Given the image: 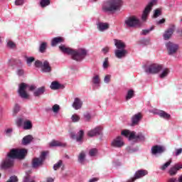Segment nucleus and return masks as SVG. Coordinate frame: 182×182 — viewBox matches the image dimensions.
Listing matches in <instances>:
<instances>
[{
	"mask_svg": "<svg viewBox=\"0 0 182 182\" xmlns=\"http://www.w3.org/2000/svg\"><path fill=\"white\" fill-rule=\"evenodd\" d=\"M28 154V150L25 149H11L7 154V157L2 161L1 164V168H11L15 164V159H25V156Z\"/></svg>",
	"mask_w": 182,
	"mask_h": 182,
	"instance_id": "1",
	"label": "nucleus"
},
{
	"mask_svg": "<svg viewBox=\"0 0 182 182\" xmlns=\"http://www.w3.org/2000/svg\"><path fill=\"white\" fill-rule=\"evenodd\" d=\"M29 87V90L31 92L33 91L34 97H41L43 95H45V92H46V87L45 86L40 87L36 89V86L35 85H28V84L22 82L19 85L18 87V95L21 99H28L29 97V95L26 92V89Z\"/></svg>",
	"mask_w": 182,
	"mask_h": 182,
	"instance_id": "2",
	"label": "nucleus"
},
{
	"mask_svg": "<svg viewBox=\"0 0 182 182\" xmlns=\"http://www.w3.org/2000/svg\"><path fill=\"white\" fill-rule=\"evenodd\" d=\"M60 50L63 53H66L67 55H70L73 60L76 62H82L86 55H87V51L85 48H79L78 50H73L70 48L66 47L65 45H61L59 46Z\"/></svg>",
	"mask_w": 182,
	"mask_h": 182,
	"instance_id": "3",
	"label": "nucleus"
},
{
	"mask_svg": "<svg viewBox=\"0 0 182 182\" xmlns=\"http://www.w3.org/2000/svg\"><path fill=\"white\" fill-rule=\"evenodd\" d=\"M122 4V0H107L102 5V12L105 14H115L117 11H120Z\"/></svg>",
	"mask_w": 182,
	"mask_h": 182,
	"instance_id": "4",
	"label": "nucleus"
},
{
	"mask_svg": "<svg viewBox=\"0 0 182 182\" xmlns=\"http://www.w3.org/2000/svg\"><path fill=\"white\" fill-rule=\"evenodd\" d=\"M121 134L122 136H124L125 137H127L129 141H133L134 143L146 141V136L141 132L136 134V132H130L129 130H124L122 132Z\"/></svg>",
	"mask_w": 182,
	"mask_h": 182,
	"instance_id": "5",
	"label": "nucleus"
},
{
	"mask_svg": "<svg viewBox=\"0 0 182 182\" xmlns=\"http://www.w3.org/2000/svg\"><path fill=\"white\" fill-rule=\"evenodd\" d=\"M162 69L163 65L153 63L145 68V72L148 75H157V73H160V72H161Z\"/></svg>",
	"mask_w": 182,
	"mask_h": 182,
	"instance_id": "6",
	"label": "nucleus"
},
{
	"mask_svg": "<svg viewBox=\"0 0 182 182\" xmlns=\"http://www.w3.org/2000/svg\"><path fill=\"white\" fill-rule=\"evenodd\" d=\"M155 5H157V0H151L148 3L141 16L142 21H147V16H149V14H150L151 9Z\"/></svg>",
	"mask_w": 182,
	"mask_h": 182,
	"instance_id": "7",
	"label": "nucleus"
},
{
	"mask_svg": "<svg viewBox=\"0 0 182 182\" xmlns=\"http://www.w3.org/2000/svg\"><path fill=\"white\" fill-rule=\"evenodd\" d=\"M124 23L128 28H136L140 26V20L136 16H132L125 19Z\"/></svg>",
	"mask_w": 182,
	"mask_h": 182,
	"instance_id": "8",
	"label": "nucleus"
},
{
	"mask_svg": "<svg viewBox=\"0 0 182 182\" xmlns=\"http://www.w3.org/2000/svg\"><path fill=\"white\" fill-rule=\"evenodd\" d=\"M46 156H48V152L44 151L41 153L40 157L34 158L32 161L33 168H38V167L42 166V164H43V161H45V159H46Z\"/></svg>",
	"mask_w": 182,
	"mask_h": 182,
	"instance_id": "9",
	"label": "nucleus"
},
{
	"mask_svg": "<svg viewBox=\"0 0 182 182\" xmlns=\"http://www.w3.org/2000/svg\"><path fill=\"white\" fill-rule=\"evenodd\" d=\"M165 46L168 50V55L170 56L177 53V51L178 50V46L171 41L166 43Z\"/></svg>",
	"mask_w": 182,
	"mask_h": 182,
	"instance_id": "10",
	"label": "nucleus"
},
{
	"mask_svg": "<svg viewBox=\"0 0 182 182\" xmlns=\"http://www.w3.org/2000/svg\"><path fill=\"white\" fill-rule=\"evenodd\" d=\"M164 151H166V146H164L155 145L151 148V154H152V156L163 154Z\"/></svg>",
	"mask_w": 182,
	"mask_h": 182,
	"instance_id": "11",
	"label": "nucleus"
},
{
	"mask_svg": "<svg viewBox=\"0 0 182 182\" xmlns=\"http://www.w3.org/2000/svg\"><path fill=\"white\" fill-rule=\"evenodd\" d=\"M143 119V114L141 112L134 114L131 118V126H139L140 122Z\"/></svg>",
	"mask_w": 182,
	"mask_h": 182,
	"instance_id": "12",
	"label": "nucleus"
},
{
	"mask_svg": "<svg viewBox=\"0 0 182 182\" xmlns=\"http://www.w3.org/2000/svg\"><path fill=\"white\" fill-rule=\"evenodd\" d=\"M151 113H154V114H158L159 117H161V119H164V120H170V119L171 118V115H170V114L163 110L154 109L151 111Z\"/></svg>",
	"mask_w": 182,
	"mask_h": 182,
	"instance_id": "13",
	"label": "nucleus"
},
{
	"mask_svg": "<svg viewBox=\"0 0 182 182\" xmlns=\"http://www.w3.org/2000/svg\"><path fill=\"white\" fill-rule=\"evenodd\" d=\"M111 146L117 149L123 147V146H124V142L123 141L122 136H117V138L114 139L111 142Z\"/></svg>",
	"mask_w": 182,
	"mask_h": 182,
	"instance_id": "14",
	"label": "nucleus"
},
{
	"mask_svg": "<svg viewBox=\"0 0 182 182\" xmlns=\"http://www.w3.org/2000/svg\"><path fill=\"white\" fill-rule=\"evenodd\" d=\"M181 168H182V164H175L173 166H172L169 168L168 173L171 176H176V174H177V173H178V171L181 170Z\"/></svg>",
	"mask_w": 182,
	"mask_h": 182,
	"instance_id": "15",
	"label": "nucleus"
},
{
	"mask_svg": "<svg viewBox=\"0 0 182 182\" xmlns=\"http://www.w3.org/2000/svg\"><path fill=\"white\" fill-rule=\"evenodd\" d=\"M92 83L94 90H96V89H99L100 86V76H99V75H95L92 77Z\"/></svg>",
	"mask_w": 182,
	"mask_h": 182,
	"instance_id": "16",
	"label": "nucleus"
},
{
	"mask_svg": "<svg viewBox=\"0 0 182 182\" xmlns=\"http://www.w3.org/2000/svg\"><path fill=\"white\" fill-rule=\"evenodd\" d=\"M115 58L117 59H123V58H126V55H127V50L126 49H116L114 50Z\"/></svg>",
	"mask_w": 182,
	"mask_h": 182,
	"instance_id": "17",
	"label": "nucleus"
},
{
	"mask_svg": "<svg viewBox=\"0 0 182 182\" xmlns=\"http://www.w3.org/2000/svg\"><path fill=\"white\" fill-rule=\"evenodd\" d=\"M110 28V25L108 23L98 22L97 23V28L100 32H105Z\"/></svg>",
	"mask_w": 182,
	"mask_h": 182,
	"instance_id": "18",
	"label": "nucleus"
},
{
	"mask_svg": "<svg viewBox=\"0 0 182 182\" xmlns=\"http://www.w3.org/2000/svg\"><path fill=\"white\" fill-rule=\"evenodd\" d=\"M102 133V127H97L93 129H91L87 132V136L89 137H95V136H100V134Z\"/></svg>",
	"mask_w": 182,
	"mask_h": 182,
	"instance_id": "19",
	"label": "nucleus"
},
{
	"mask_svg": "<svg viewBox=\"0 0 182 182\" xmlns=\"http://www.w3.org/2000/svg\"><path fill=\"white\" fill-rule=\"evenodd\" d=\"M73 109H75V110H79L80 109H82V106H83V102H82V100H80V98L79 97H75L74 99V102L72 105Z\"/></svg>",
	"mask_w": 182,
	"mask_h": 182,
	"instance_id": "20",
	"label": "nucleus"
},
{
	"mask_svg": "<svg viewBox=\"0 0 182 182\" xmlns=\"http://www.w3.org/2000/svg\"><path fill=\"white\" fill-rule=\"evenodd\" d=\"M148 174L149 171H147V170H138L135 172L134 178H135V180H139V178H142V177H144V176H147Z\"/></svg>",
	"mask_w": 182,
	"mask_h": 182,
	"instance_id": "21",
	"label": "nucleus"
},
{
	"mask_svg": "<svg viewBox=\"0 0 182 182\" xmlns=\"http://www.w3.org/2000/svg\"><path fill=\"white\" fill-rule=\"evenodd\" d=\"M31 173H32L31 171L26 172V175L23 178V182H36V181H35L36 176H31Z\"/></svg>",
	"mask_w": 182,
	"mask_h": 182,
	"instance_id": "22",
	"label": "nucleus"
},
{
	"mask_svg": "<svg viewBox=\"0 0 182 182\" xmlns=\"http://www.w3.org/2000/svg\"><path fill=\"white\" fill-rule=\"evenodd\" d=\"M51 70L52 68L49 65V62H48V60H45L43 63V65L41 67V72H43V73H50Z\"/></svg>",
	"mask_w": 182,
	"mask_h": 182,
	"instance_id": "23",
	"label": "nucleus"
},
{
	"mask_svg": "<svg viewBox=\"0 0 182 182\" xmlns=\"http://www.w3.org/2000/svg\"><path fill=\"white\" fill-rule=\"evenodd\" d=\"M114 43L117 49H126V43L122 40L114 39Z\"/></svg>",
	"mask_w": 182,
	"mask_h": 182,
	"instance_id": "24",
	"label": "nucleus"
},
{
	"mask_svg": "<svg viewBox=\"0 0 182 182\" xmlns=\"http://www.w3.org/2000/svg\"><path fill=\"white\" fill-rule=\"evenodd\" d=\"M32 140H33V136H32V135H26L23 138L21 144H23V146H28V144L32 143Z\"/></svg>",
	"mask_w": 182,
	"mask_h": 182,
	"instance_id": "25",
	"label": "nucleus"
},
{
	"mask_svg": "<svg viewBox=\"0 0 182 182\" xmlns=\"http://www.w3.org/2000/svg\"><path fill=\"white\" fill-rule=\"evenodd\" d=\"M174 33V27H171L165 31L164 34V39L165 41H168L171 38V36Z\"/></svg>",
	"mask_w": 182,
	"mask_h": 182,
	"instance_id": "26",
	"label": "nucleus"
},
{
	"mask_svg": "<svg viewBox=\"0 0 182 182\" xmlns=\"http://www.w3.org/2000/svg\"><path fill=\"white\" fill-rule=\"evenodd\" d=\"M85 134V132L83 130H80L77 135L75 134H71L72 139H75L78 143H80L82 141V139H83V136Z\"/></svg>",
	"mask_w": 182,
	"mask_h": 182,
	"instance_id": "27",
	"label": "nucleus"
},
{
	"mask_svg": "<svg viewBox=\"0 0 182 182\" xmlns=\"http://www.w3.org/2000/svg\"><path fill=\"white\" fill-rule=\"evenodd\" d=\"M161 73H159V77L161 79H165V77H167L168 76V75H170V69L167 68H164L163 67L162 70H161Z\"/></svg>",
	"mask_w": 182,
	"mask_h": 182,
	"instance_id": "28",
	"label": "nucleus"
},
{
	"mask_svg": "<svg viewBox=\"0 0 182 182\" xmlns=\"http://www.w3.org/2000/svg\"><path fill=\"white\" fill-rule=\"evenodd\" d=\"M9 63L10 65V66H22V60L17 58H11L9 60Z\"/></svg>",
	"mask_w": 182,
	"mask_h": 182,
	"instance_id": "29",
	"label": "nucleus"
},
{
	"mask_svg": "<svg viewBox=\"0 0 182 182\" xmlns=\"http://www.w3.org/2000/svg\"><path fill=\"white\" fill-rule=\"evenodd\" d=\"M171 163H173V159H170L168 161H166L165 164L161 165L159 166V169L161 171H166L168 167H170Z\"/></svg>",
	"mask_w": 182,
	"mask_h": 182,
	"instance_id": "30",
	"label": "nucleus"
},
{
	"mask_svg": "<svg viewBox=\"0 0 182 182\" xmlns=\"http://www.w3.org/2000/svg\"><path fill=\"white\" fill-rule=\"evenodd\" d=\"M78 162L80 164H85L86 161V153L84 151H82L78 155Z\"/></svg>",
	"mask_w": 182,
	"mask_h": 182,
	"instance_id": "31",
	"label": "nucleus"
},
{
	"mask_svg": "<svg viewBox=\"0 0 182 182\" xmlns=\"http://www.w3.org/2000/svg\"><path fill=\"white\" fill-rule=\"evenodd\" d=\"M66 146V144H63L59 141H52L50 143V147H65Z\"/></svg>",
	"mask_w": 182,
	"mask_h": 182,
	"instance_id": "32",
	"label": "nucleus"
},
{
	"mask_svg": "<svg viewBox=\"0 0 182 182\" xmlns=\"http://www.w3.org/2000/svg\"><path fill=\"white\" fill-rule=\"evenodd\" d=\"M63 38L62 37H55L51 41V46H56L58 43H62Z\"/></svg>",
	"mask_w": 182,
	"mask_h": 182,
	"instance_id": "33",
	"label": "nucleus"
},
{
	"mask_svg": "<svg viewBox=\"0 0 182 182\" xmlns=\"http://www.w3.org/2000/svg\"><path fill=\"white\" fill-rule=\"evenodd\" d=\"M61 86L62 85H60L59 82L53 81L51 82L50 87L52 89V90H58V89H60Z\"/></svg>",
	"mask_w": 182,
	"mask_h": 182,
	"instance_id": "34",
	"label": "nucleus"
},
{
	"mask_svg": "<svg viewBox=\"0 0 182 182\" xmlns=\"http://www.w3.org/2000/svg\"><path fill=\"white\" fill-rule=\"evenodd\" d=\"M23 129L24 130H31L32 129V122L29 120H26L23 122Z\"/></svg>",
	"mask_w": 182,
	"mask_h": 182,
	"instance_id": "35",
	"label": "nucleus"
},
{
	"mask_svg": "<svg viewBox=\"0 0 182 182\" xmlns=\"http://www.w3.org/2000/svg\"><path fill=\"white\" fill-rule=\"evenodd\" d=\"M134 97V90H129L127 92V95L125 96V100H130V99H133Z\"/></svg>",
	"mask_w": 182,
	"mask_h": 182,
	"instance_id": "36",
	"label": "nucleus"
},
{
	"mask_svg": "<svg viewBox=\"0 0 182 182\" xmlns=\"http://www.w3.org/2000/svg\"><path fill=\"white\" fill-rule=\"evenodd\" d=\"M26 59V64L28 66H32V63L35 62V58L34 57H28V55L24 56Z\"/></svg>",
	"mask_w": 182,
	"mask_h": 182,
	"instance_id": "37",
	"label": "nucleus"
},
{
	"mask_svg": "<svg viewBox=\"0 0 182 182\" xmlns=\"http://www.w3.org/2000/svg\"><path fill=\"white\" fill-rule=\"evenodd\" d=\"M50 5V0H41L40 6L41 8H46V6H49Z\"/></svg>",
	"mask_w": 182,
	"mask_h": 182,
	"instance_id": "38",
	"label": "nucleus"
},
{
	"mask_svg": "<svg viewBox=\"0 0 182 182\" xmlns=\"http://www.w3.org/2000/svg\"><path fill=\"white\" fill-rule=\"evenodd\" d=\"M166 182H182V174L178 177V178L177 179V178H169Z\"/></svg>",
	"mask_w": 182,
	"mask_h": 182,
	"instance_id": "39",
	"label": "nucleus"
},
{
	"mask_svg": "<svg viewBox=\"0 0 182 182\" xmlns=\"http://www.w3.org/2000/svg\"><path fill=\"white\" fill-rule=\"evenodd\" d=\"M62 164H63V161H62V160H59L53 165V170H55V171H56V170H59V168L62 167Z\"/></svg>",
	"mask_w": 182,
	"mask_h": 182,
	"instance_id": "40",
	"label": "nucleus"
},
{
	"mask_svg": "<svg viewBox=\"0 0 182 182\" xmlns=\"http://www.w3.org/2000/svg\"><path fill=\"white\" fill-rule=\"evenodd\" d=\"M71 120L73 123H77L79 120H80V117L77 115V114H74L71 117Z\"/></svg>",
	"mask_w": 182,
	"mask_h": 182,
	"instance_id": "41",
	"label": "nucleus"
},
{
	"mask_svg": "<svg viewBox=\"0 0 182 182\" xmlns=\"http://www.w3.org/2000/svg\"><path fill=\"white\" fill-rule=\"evenodd\" d=\"M60 110V106H59V105L58 104L54 105L52 107V112H53V113H55L56 114L59 113Z\"/></svg>",
	"mask_w": 182,
	"mask_h": 182,
	"instance_id": "42",
	"label": "nucleus"
},
{
	"mask_svg": "<svg viewBox=\"0 0 182 182\" xmlns=\"http://www.w3.org/2000/svg\"><path fill=\"white\" fill-rule=\"evenodd\" d=\"M46 46H48V44L46 43H42L41 45H40V47H39V51L41 53H43V52H45V50H46Z\"/></svg>",
	"mask_w": 182,
	"mask_h": 182,
	"instance_id": "43",
	"label": "nucleus"
},
{
	"mask_svg": "<svg viewBox=\"0 0 182 182\" xmlns=\"http://www.w3.org/2000/svg\"><path fill=\"white\" fill-rule=\"evenodd\" d=\"M127 151L128 153H136V151H139V147L128 146Z\"/></svg>",
	"mask_w": 182,
	"mask_h": 182,
	"instance_id": "44",
	"label": "nucleus"
},
{
	"mask_svg": "<svg viewBox=\"0 0 182 182\" xmlns=\"http://www.w3.org/2000/svg\"><path fill=\"white\" fill-rule=\"evenodd\" d=\"M154 29V26H151V28H149L148 29L142 30L141 34V35H149V33H150V32H151V31H153Z\"/></svg>",
	"mask_w": 182,
	"mask_h": 182,
	"instance_id": "45",
	"label": "nucleus"
},
{
	"mask_svg": "<svg viewBox=\"0 0 182 182\" xmlns=\"http://www.w3.org/2000/svg\"><path fill=\"white\" fill-rule=\"evenodd\" d=\"M21 107L18 105V104H16L14 106V108L13 109V116L15 117L18 113L19 112Z\"/></svg>",
	"mask_w": 182,
	"mask_h": 182,
	"instance_id": "46",
	"label": "nucleus"
},
{
	"mask_svg": "<svg viewBox=\"0 0 182 182\" xmlns=\"http://www.w3.org/2000/svg\"><path fill=\"white\" fill-rule=\"evenodd\" d=\"M7 48H9V49H15L16 47V45L13 41H9L6 44Z\"/></svg>",
	"mask_w": 182,
	"mask_h": 182,
	"instance_id": "47",
	"label": "nucleus"
},
{
	"mask_svg": "<svg viewBox=\"0 0 182 182\" xmlns=\"http://www.w3.org/2000/svg\"><path fill=\"white\" fill-rule=\"evenodd\" d=\"M96 154H97V149L94 148L90 150L89 151V156H90V157H95V156H96Z\"/></svg>",
	"mask_w": 182,
	"mask_h": 182,
	"instance_id": "48",
	"label": "nucleus"
},
{
	"mask_svg": "<svg viewBox=\"0 0 182 182\" xmlns=\"http://www.w3.org/2000/svg\"><path fill=\"white\" fill-rule=\"evenodd\" d=\"M103 69H107L109 68V58H106L102 63Z\"/></svg>",
	"mask_w": 182,
	"mask_h": 182,
	"instance_id": "49",
	"label": "nucleus"
},
{
	"mask_svg": "<svg viewBox=\"0 0 182 182\" xmlns=\"http://www.w3.org/2000/svg\"><path fill=\"white\" fill-rule=\"evenodd\" d=\"M18 176H10V178H9V180L6 182H18Z\"/></svg>",
	"mask_w": 182,
	"mask_h": 182,
	"instance_id": "50",
	"label": "nucleus"
},
{
	"mask_svg": "<svg viewBox=\"0 0 182 182\" xmlns=\"http://www.w3.org/2000/svg\"><path fill=\"white\" fill-rule=\"evenodd\" d=\"M161 15V10L159 9L154 10V18H159Z\"/></svg>",
	"mask_w": 182,
	"mask_h": 182,
	"instance_id": "51",
	"label": "nucleus"
},
{
	"mask_svg": "<svg viewBox=\"0 0 182 182\" xmlns=\"http://www.w3.org/2000/svg\"><path fill=\"white\" fill-rule=\"evenodd\" d=\"M112 79V75H107L104 77V82L105 83H110V80Z\"/></svg>",
	"mask_w": 182,
	"mask_h": 182,
	"instance_id": "52",
	"label": "nucleus"
},
{
	"mask_svg": "<svg viewBox=\"0 0 182 182\" xmlns=\"http://www.w3.org/2000/svg\"><path fill=\"white\" fill-rule=\"evenodd\" d=\"M43 65V63H42V61L39 60H37L35 61L34 63V65L36 67V68H42V66Z\"/></svg>",
	"mask_w": 182,
	"mask_h": 182,
	"instance_id": "53",
	"label": "nucleus"
},
{
	"mask_svg": "<svg viewBox=\"0 0 182 182\" xmlns=\"http://www.w3.org/2000/svg\"><path fill=\"white\" fill-rule=\"evenodd\" d=\"M25 4V0H16L15 1V5L16 6H22Z\"/></svg>",
	"mask_w": 182,
	"mask_h": 182,
	"instance_id": "54",
	"label": "nucleus"
},
{
	"mask_svg": "<svg viewBox=\"0 0 182 182\" xmlns=\"http://www.w3.org/2000/svg\"><path fill=\"white\" fill-rule=\"evenodd\" d=\"M12 132H13L12 128H9V129H6L5 130L6 136H7L8 137H11V136L12 134Z\"/></svg>",
	"mask_w": 182,
	"mask_h": 182,
	"instance_id": "55",
	"label": "nucleus"
},
{
	"mask_svg": "<svg viewBox=\"0 0 182 182\" xmlns=\"http://www.w3.org/2000/svg\"><path fill=\"white\" fill-rule=\"evenodd\" d=\"M181 153H182V148H180V149H175V152L173 154V156L177 157V156H180V154H181Z\"/></svg>",
	"mask_w": 182,
	"mask_h": 182,
	"instance_id": "56",
	"label": "nucleus"
},
{
	"mask_svg": "<svg viewBox=\"0 0 182 182\" xmlns=\"http://www.w3.org/2000/svg\"><path fill=\"white\" fill-rule=\"evenodd\" d=\"M23 123H25V120L23 119V118L17 119L16 124L18 126H22V124L23 125Z\"/></svg>",
	"mask_w": 182,
	"mask_h": 182,
	"instance_id": "57",
	"label": "nucleus"
},
{
	"mask_svg": "<svg viewBox=\"0 0 182 182\" xmlns=\"http://www.w3.org/2000/svg\"><path fill=\"white\" fill-rule=\"evenodd\" d=\"M84 119H85L86 122H89L92 119V115H90V113L86 112L84 114Z\"/></svg>",
	"mask_w": 182,
	"mask_h": 182,
	"instance_id": "58",
	"label": "nucleus"
},
{
	"mask_svg": "<svg viewBox=\"0 0 182 182\" xmlns=\"http://www.w3.org/2000/svg\"><path fill=\"white\" fill-rule=\"evenodd\" d=\"M16 73L18 76H23L25 70H23V69H18Z\"/></svg>",
	"mask_w": 182,
	"mask_h": 182,
	"instance_id": "59",
	"label": "nucleus"
},
{
	"mask_svg": "<svg viewBox=\"0 0 182 182\" xmlns=\"http://www.w3.org/2000/svg\"><path fill=\"white\" fill-rule=\"evenodd\" d=\"M109 47H105V48H103L102 50V52L106 55V53H107L109 50Z\"/></svg>",
	"mask_w": 182,
	"mask_h": 182,
	"instance_id": "60",
	"label": "nucleus"
},
{
	"mask_svg": "<svg viewBox=\"0 0 182 182\" xmlns=\"http://www.w3.org/2000/svg\"><path fill=\"white\" fill-rule=\"evenodd\" d=\"M46 182H55V179L52 177L46 178Z\"/></svg>",
	"mask_w": 182,
	"mask_h": 182,
	"instance_id": "61",
	"label": "nucleus"
},
{
	"mask_svg": "<svg viewBox=\"0 0 182 182\" xmlns=\"http://www.w3.org/2000/svg\"><path fill=\"white\" fill-rule=\"evenodd\" d=\"M164 22H166V20L162 18L157 22V25H161V23H164Z\"/></svg>",
	"mask_w": 182,
	"mask_h": 182,
	"instance_id": "62",
	"label": "nucleus"
},
{
	"mask_svg": "<svg viewBox=\"0 0 182 182\" xmlns=\"http://www.w3.org/2000/svg\"><path fill=\"white\" fill-rule=\"evenodd\" d=\"M96 181H97V178H91V179H90V181H89V182H96Z\"/></svg>",
	"mask_w": 182,
	"mask_h": 182,
	"instance_id": "63",
	"label": "nucleus"
},
{
	"mask_svg": "<svg viewBox=\"0 0 182 182\" xmlns=\"http://www.w3.org/2000/svg\"><path fill=\"white\" fill-rule=\"evenodd\" d=\"M94 1H97V0H94Z\"/></svg>",
	"mask_w": 182,
	"mask_h": 182,
	"instance_id": "64",
	"label": "nucleus"
}]
</instances>
